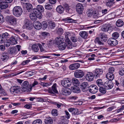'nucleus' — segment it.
Returning <instances> with one entry per match:
<instances>
[{"instance_id": "f257e3e1", "label": "nucleus", "mask_w": 124, "mask_h": 124, "mask_svg": "<svg viewBox=\"0 0 124 124\" xmlns=\"http://www.w3.org/2000/svg\"><path fill=\"white\" fill-rule=\"evenodd\" d=\"M22 91L23 92H29L31 90L32 87L29 85V82L27 81H24L22 84Z\"/></svg>"}, {"instance_id": "f03ea898", "label": "nucleus", "mask_w": 124, "mask_h": 124, "mask_svg": "<svg viewBox=\"0 0 124 124\" xmlns=\"http://www.w3.org/2000/svg\"><path fill=\"white\" fill-rule=\"evenodd\" d=\"M33 10L35 12L37 13L40 17H42L41 12H44V8L41 5H38L36 8H35L33 9Z\"/></svg>"}, {"instance_id": "7ed1b4c3", "label": "nucleus", "mask_w": 124, "mask_h": 124, "mask_svg": "<svg viewBox=\"0 0 124 124\" xmlns=\"http://www.w3.org/2000/svg\"><path fill=\"white\" fill-rule=\"evenodd\" d=\"M84 72L82 70H77L75 71L74 74L75 77L78 78H82L84 76Z\"/></svg>"}, {"instance_id": "20e7f679", "label": "nucleus", "mask_w": 124, "mask_h": 124, "mask_svg": "<svg viewBox=\"0 0 124 124\" xmlns=\"http://www.w3.org/2000/svg\"><path fill=\"white\" fill-rule=\"evenodd\" d=\"M71 83V81L68 78L64 79L61 81V85L64 87H67L70 86Z\"/></svg>"}, {"instance_id": "39448f33", "label": "nucleus", "mask_w": 124, "mask_h": 124, "mask_svg": "<svg viewBox=\"0 0 124 124\" xmlns=\"http://www.w3.org/2000/svg\"><path fill=\"white\" fill-rule=\"evenodd\" d=\"M47 91L48 93L51 94H54L53 92L55 93H58V92L57 89L56 84V83L54 84L52 87V88H49Z\"/></svg>"}, {"instance_id": "423d86ee", "label": "nucleus", "mask_w": 124, "mask_h": 124, "mask_svg": "<svg viewBox=\"0 0 124 124\" xmlns=\"http://www.w3.org/2000/svg\"><path fill=\"white\" fill-rule=\"evenodd\" d=\"M30 17L31 19L32 20L34 21L37 19V17L39 19H40L42 18V17H40L39 15H38L37 13L34 12V11L33 10L32 12L30 14Z\"/></svg>"}, {"instance_id": "0eeeda50", "label": "nucleus", "mask_w": 124, "mask_h": 124, "mask_svg": "<svg viewBox=\"0 0 124 124\" xmlns=\"http://www.w3.org/2000/svg\"><path fill=\"white\" fill-rule=\"evenodd\" d=\"M114 85L112 81H107L104 84V86L106 89H109L112 88Z\"/></svg>"}, {"instance_id": "6e6552de", "label": "nucleus", "mask_w": 124, "mask_h": 124, "mask_svg": "<svg viewBox=\"0 0 124 124\" xmlns=\"http://www.w3.org/2000/svg\"><path fill=\"white\" fill-rule=\"evenodd\" d=\"M89 85L86 82H84L80 85V88L83 92H86L89 89Z\"/></svg>"}, {"instance_id": "1a4fd4ad", "label": "nucleus", "mask_w": 124, "mask_h": 124, "mask_svg": "<svg viewBox=\"0 0 124 124\" xmlns=\"http://www.w3.org/2000/svg\"><path fill=\"white\" fill-rule=\"evenodd\" d=\"M25 24L23 27L24 29L31 30L32 29V25L30 23L29 20L25 19L24 20Z\"/></svg>"}, {"instance_id": "9d476101", "label": "nucleus", "mask_w": 124, "mask_h": 124, "mask_svg": "<svg viewBox=\"0 0 124 124\" xmlns=\"http://www.w3.org/2000/svg\"><path fill=\"white\" fill-rule=\"evenodd\" d=\"M103 71V70L101 69H96L93 73L94 77L95 78L99 77L102 74Z\"/></svg>"}, {"instance_id": "9b49d317", "label": "nucleus", "mask_w": 124, "mask_h": 124, "mask_svg": "<svg viewBox=\"0 0 124 124\" xmlns=\"http://www.w3.org/2000/svg\"><path fill=\"white\" fill-rule=\"evenodd\" d=\"M84 7L82 4L80 3L77 4L76 9L77 12L79 14H82L84 10Z\"/></svg>"}, {"instance_id": "f8f14e48", "label": "nucleus", "mask_w": 124, "mask_h": 124, "mask_svg": "<svg viewBox=\"0 0 124 124\" xmlns=\"http://www.w3.org/2000/svg\"><path fill=\"white\" fill-rule=\"evenodd\" d=\"M98 90L97 87L95 85H92L89 86L88 90L89 92L93 93H96Z\"/></svg>"}, {"instance_id": "ddd939ff", "label": "nucleus", "mask_w": 124, "mask_h": 124, "mask_svg": "<svg viewBox=\"0 0 124 124\" xmlns=\"http://www.w3.org/2000/svg\"><path fill=\"white\" fill-rule=\"evenodd\" d=\"M108 44L111 46H115L118 44L117 40L113 38L109 39L107 41Z\"/></svg>"}, {"instance_id": "4468645a", "label": "nucleus", "mask_w": 124, "mask_h": 124, "mask_svg": "<svg viewBox=\"0 0 124 124\" xmlns=\"http://www.w3.org/2000/svg\"><path fill=\"white\" fill-rule=\"evenodd\" d=\"M62 93L64 95H68L70 94L71 90L69 88H63L61 90Z\"/></svg>"}, {"instance_id": "2eb2a0df", "label": "nucleus", "mask_w": 124, "mask_h": 124, "mask_svg": "<svg viewBox=\"0 0 124 124\" xmlns=\"http://www.w3.org/2000/svg\"><path fill=\"white\" fill-rule=\"evenodd\" d=\"M6 20L10 24L15 25L16 23L15 18L14 17L10 16H8L6 18Z\"/></svg>"}, {"instance_id": "dca6fc26", "label": "nucleus", "mask_w": 124, "mask_h": 124, "mask_svg": "<svg viewBox=\"0 0 124 124\" xmlns=\"http://www.w3.org/2000/svg\"><path fill=\"white\" fill-rule=\"evenodd\" d=\"M94 77V74L91 72H89L87 74L85 77L88 81H91L93 80Z\"/></svg>"}, {"instance_id": "f3484780", "label": "nucleus", "mask_w": 124, "mask_h": 124, "mask_svg": "<svg viewBox=\"0 0 124 124\" xmlns=\"http://www.w3.org/2000/svg\"><path fill=\"white\" fill-rule=\"evenodd\" d=\"M80 64L79 63H74L71 64L69 67L70 69L71 70H76L80 67Z\"/></svg>"}, {"instance_id": "a211bd4d", "label": "nucleus", "mask_w": 124, "mask_h": 124, "mask_svg": "<svg viewBox=\"0 0 124 124\" xmlns=\"http://www.w3.org/2000/svg\"><path fill=\"white\" fill-rule=\"evenodd\" d=\"M22 10L19 6H16V17H19L22 14Z\"/></svg>"}, {"instance_id": "6ab92c4d", "label": "nucleus", "mask_w": 124, "mask_h": 124, "mask_svg": "<svg viewBox=\"0 0 124 124\" xmlns=\"http://www.w3.org/2000/svg\"><path fill=\"white\" fill-rule=\"evenodd\" d=\"M34 27L37 30H39L42 27V24L39 21H37L33 23Z\"/></svg>"}, {"instance_id": "aec40b11", "label": "nucleus", "mask_w": 124, "mask_h": 124, "mask_svg": "<svg viewBox=\"0 0 124 124\" xmlns=\"http://www.w3.org/2000/svg\"><path fill=\"white\" fill-rule=\"evenodd\" d=\"M63 38L62 37L58 36L56 37L55 39L54 43L56 45H58L61 42H62Z\"/></svg>"}, {"instance_id": "412c9836", "label": "nucleus", "mask_w": 124, "mask_h": 124, "mask_svg": "<svg viewBox=\"0 0 124 124\" xmlns=\"http://www.w3.org/2000/svg\"><path fill=\"white\" fill-rule=\"evenodd\" d=\"M99 37L101 39V41H106L108 39L107 35L104 33H100Z\"/></svg>"}, {"instance_id": "4be33fe9", "label": "nucleus", "mask_w": 124, "mask_h": 124, "mask_svg": "<svg viewBox=\"0 0 124 124\" xmlns=\"http://www.w3.org/2000/svg\"><path fill=\"white\" fill-rule=\"evenodd\" d=\"M58 45V48L60 50H63L66 48V44L64 42H61Z\"/></svg>"}, {"instance_id": "5701e85b", "label": "nucleus", "mask_w": 124, "mask_h": 124, "mask_svg": "<svg viewBox=\"0 0 124 124\" xmlns=\"http://www.w3.org/2000/svg\"><path fill=\"white\" fill-rule=\"evenodd\" d=\"M71 89L72 91L74 93H78L80 92V88L76 85H74L71 87Z\"/></svg>"}, {"instance_id": "b1692460", "label": "nucleus", "mask_w": 124, "mask_h": 124, "mask_svg": "<svg viewBox=\"0 0 124 124\" xmlns=\"http://www.w3.org/2000/svg\"><path fill=\"white\" fill-rule=\"evenodd\" d=\"M110 26V25L108 24H103L101 27V30L103 31L106 32L108 31Z\"/></svg>"}, {"instance_id": "393cba45", "label": "nucleus", "mask_w": 124, "mask_h": 124, "mask_svg": "<svg viewBox=\"0 0 124 124\" xmlns=\"http://www.w3.org/2000/svg\"><path fill=\"white\" fill-rule=\"evenodd\" d=\"M67 44L66 45L67 48V49L70 50L72 48L73 46H76V45L75 44V46H73L72 45V43L70 40L69 39L67 41Z\"/></svg>"}, {"instance_id": "a878e982", "label": "nucleus", "mask_w": 124, "mask_h": 124, "mask_svg": "<svg viewBox=\"0 0 124 124\" xmlns=\"http://www.w3.org/2000/svg\"><path fill=\"white\" fill-rule=\"evenodd\" d=\"M107 78L110 81H112L114 78V74L108 73L106 75Z\"/></svg>"}, {"instance_id": "bb28decb", "label": "nucleus", "mask_w": 124, "mask_h": 124, "mask_svg": "<svg viewBox=\"0 0 124 124\" xmlns=\"http://www.w3.org/2000/svg\"><path fill=\"white\" fill-rule=\"evenodd\" d=\"M80 35L83 38L86 39L88 36V33L86 31H80L79 33Z\"/></svg>"}, {"instance_id": "cd10ccee", "label": "nucleus", "mask_w": 124, "mask_h": 124, "mask_svg": "<svg viewBox=\"0 0 124 124\" xmlns=\"http://www.w3.org/2000/svg\"><path fill=\"white\" fill-rule=\"evenodd\" d=\"M49 28L51 29H54L55 27L56 24L55 23L52 21H49L48 22Z\"/></svg>"}, {"instance_id": "c85d7f7f", "label": "nucleus", "mask_w": 124, "mask_h": 124, "mask_svg": "<svg viewBox=\"0 0 124 124\" xmlns=\"http://www.w3.org/2000/svg\"><path fill=\"white\" fill-rule=\"evenodd\" d=\"M56 10L58 13L61 14L62 13L64 10V8L61 5H59L57 6L56 8Z\"/></svg>"}, {"instance_id": "c756f323", "label": "nucleus", "mask_w": 124, "mask_h": 124, "mask_svg": "<svg viewBox=\"0 0 124 124\" xmlns=\"http://www.w3.org/2000/svg\"><path fill=\"white\" fill-rule=\"evenodd\" d=\"M45 124H52L53 121L51 118L49 117L45 119Z\"/></svg>"}, {"instance_id": "7c9ffc66", "label": "nucleus", "mask_w": 124, "mask_h": 124, "mask_svg": "<svg viewBox=\"0 0 124 124\" xmlns=\"http://www.w3.org/2000/svg\"><path fill=\"white\" fill-rule=\"evenodd\" d=\"M31 47L32 50L35 52H38L39 49L38 44H34Z\"/></svg>"}, {"instance_id": "2f4dec72", "label": "nucleus", "mask_w": 124, "mask_h": 124, "mask_svg": "<svg viewBox=\"0 0 124 124\" xmlns=\"http://www.w3.org/2000/svg\"><path fill=\"white\" fill-rule=\"evenodd\" d=\"M26 5V7L27 9L28 12L31 11L32 9V5L29 3H25Z\"/></svg>"}, {"instance_id": "473e14b6", "label": "nucleus", "mask_w": 124, "mask_h": 124, "mask_svg": "<svg viewBox=\"0 0 124 124\" xmlns=\"http://www.w3.org/2000/svg\"><path fill=\"white\" fill-rule=\"evenodd\" d=\"M63 5L66 11L69 13H71V10L68 4L66 3H65Z\"/></svg>"}, {"instance_id": "72a5a7b5", "label": "nucleus", "mask_w": 124, "mask_h": 124, "mask_svg": "<svg viewBox=\"0 0 124 124\" xmlns=\"http://www.w3.org/2000/svg\"><path fill=\"white\" fill-rule=\"evenodd\" d=\"M116 25L118 27H121L124 25V22L122 20L119 19L116 22Z\"/></svg>"}, {"instance_id": "f704fd0d", "label": "nucleus", "mask_w": 124, "mask_h": 124, "mask_svg": "<svg viewBox=\"0 0 124 124\" xmlns=\"http://www.w3.org/2000/svg\"><path fill=\"white\" fill-rule=\"evenodd\" d=\"M114 0H108L106 3V5L108 6L111 7L115 3Z\"/></svg>"}, {"instance_id": "c9c22d12", "label": "nucleus", "mask_w": 124, "mask_h": 124, "mask_svg": "<svg viewBox=\"0 0 124 124\" xmlns=\"http://www.w3.org/2000/svg\"><path fill=\"white\" fill-rule=\"evenodd\" d=\"M9 58V57L7 55L3 54L1 56L2 61L4 62L6 61Z\"/></svg>"}, {"instance_id": "e433bc0d", "label": "nucleus", "mask_w": 124, "mask_h": 124, "mask_svg": "<svg viewBox=\"0 0 124 124\" xmlns=\"http://www.w3.org/2000/svg\"><path fill=\"white\" fill-rule=\"evenodd\" d=\"M6 2H5L4 3L1 4L0 6V8L1 9H5L7 8L8 6V4Z\"/></svg>"}, {"instance_id": "4c0bfd02", "label": "nucleus", "mask_w": 124, "mask_h": 124, "mask_svg": "<svg viewBox=\"0 0 124 124\" xmlns=\"http://www.w3.org/2000/svg\"><path fill=\"white\" fill-rule=\"evenodd\" d=\"M96 83L98 86L100 87L102 86L103 85V83L102 80L98 79L96 81Z\"/></svg>"}, {"instance_id": "58836bf2", "label": "nucleus", "mask_w": 124, "mask_h": 124, "mask_svg": "<svg viewBox=\"0 0 124 124\" xmlns=\"http://www.w3.org/2000/svg\"><path fill=\"white\" fill-rule=\"evenodd\" d=\"M9 40H10L11 45H13L15 44L16 39L15 37H14V36L11 37Z\"/></svg>"}, {"instance_id": "ea45409f", "label": "nucleus", "mask_w": 124, "mask_h": 124, "mask_svg": "<svg viewBox=\"0 0 124 124\" xmlns=\"http://www.w3.org/2000/svg\"><path fill=\"white\" fill-rule=\"evenodd\" d=\"M42 121L41 119H38L34 121L32 124H42Z\"/></svg>"}, {"instance_id": "a19ab883", "label": "nucleus", "mask_w": 124, "mask_h": 124, "mask_svg": "<svg viewBox=\"0 0 124 124\" xmlns=\"http://www.w3.org/2000/svg\"><path fill=\"white\" fill-rule=\"evenodd\" d=\"M10 54H14L16 52V47H15L10 48L9 50Z\"/></svg>"}, {"instance_id": "79ce46f5", "label": "nucleus", "mask_w": 124, "mask_h": 124, "mask_svg": "<svg viewBox=\"0 0 124 124\" xmlns=\"http://www.w3.org/2000/svg\"><path fill=\"white\" fill-rule=\"evenodd\" d=\"M7 94V93L5 92V90L2 87L1 89L0 90V95H1L4 96H5Z\"/></svg>"}, {"instance_id": "37998d69", "label": "nucleus", "mask_w": 124, "mask_h": 124, "mask_svg": "<svg viewBox=\"0 0 124 124\" xmlns=\"http://www.w3.org/2000/svg\"><path fill=\"white\" fill-rule=\"evenodd\" d=\"M51 114L53 116H56L58 115L57 110L56 109H53L51 112Z\"/></svg>"}, {"instance_id": "c03bdc74", "label": "nucleus", "mask_w": 124, "mask_h": 124, "mask_svg": "<svg viewBox=\"0 0 124 124\" xmlns=\"http://www.w3.org/2000/svg\"><path fill=\"white\" fill-rule=\"evenodd\" d=\"M45 7L46 9L48 10L51 9L52 8V6L49 4H46L45 6Z\"/></svg>"}, {"instance_id": "a18cd8bd", "label": "nucleus", "mask_w": 124, "mask_h": 124, "mask_svg": "<svg viewBox=\"0 0 124 124\" xmlns=\"http://www.w3.org/2000/svg\"><path fill=\"white\" fill-rule=\"evenodd\" d=\"M72 82L74 85L78 84L79 83V81L78 80L75 78H73L72 79Z\"/></svg>"}, {"instance_id": "49530a36", "label": "nucleus", "mask_w": 124, "mask_h": 124, "mask_svg": "<svg viewBox=\"0 0 124 124\" xmlns=\"http://www.w3.org/2000/svg\"><path fill=\"white\" fill-rule=\"evenodd\" d=\"M112 36L115 39H116L119 37V34L118 32H115L112 34Z\"/></svg>"}, {"instance_id": "de8ad7c7", "label": "nucleus", "mask_w": 124, "mask_h": 124, "mask_svg": "<svg viewBox=\"0 0 124 124\" xmlns=\"http://www.w3.org/2000/svg\"><path fill=\"white\" fill-rule=\"evenodd\" d=\"M93 12L92 9H89L86 12L88 16V17L91 16L93 15Z\"/></svg>"}, {"instance_id": "09e8293b", "label": "nucleus", "mask_w": 124, "mask_h": 124, "mask_svg": "<svg viewBox=\"0 0 124 124\" xmlns=\"http://www.w3.org/2000/svg\"><path fill=\"white\" fill-rule=\"evenodd\" d=\"M17 81H16V85L17 86L18 85H21L22 82L23 80L21 79L16 78Z\"/></svg>"}, {"instance_id": "8fccbe9b", "label": "nucleus", "mask_w": 124, "mask_h": 124, "mask_svg": "<svg viewBox=\"0 0 124 124\" xmlns=\"http://www.w3.org/2000/svg\"><path fill=\"white\" fill-rule=\"evenodd\" d=\"M105 88L101 87L99 88V91L101 93L103 94L105 93L106 92V90Z\"/></svg>"}, {"instance_id": "3c124183", "label": "nucleus", "mask_w": 124, "mask_h": 124, "mask_svg": "<svg viewBox=\"0 0 124 124\" xmlns=\"http://www.w3.org/2000/svg\"><path fill=\"white\" fill-rule=\"evenodd\" d=\"M11 44V43L9 39L7 40L4 43L5 45L7 47H9Z\"/></svg>"}, {"instance_id": "603ef678", "label": "nucleus", "mask_w": 124, "mask_h": 124, "mask_svg": "<svg viewBox=\"0 0 124 124\" xmlns=\"http://www.w3.org/2000/svg\"><path fill=\"white\" fill-rule=\"evenodd\" d=\"M115 69L113 67H111L109 68V72L108 73L114 74L115 71Z\"/></svg>"}, {"instance_id": "864d4df0", "label": "nucleus", "mask_w": 124, "mask_h": 124, "mask_svg": "<svg viewBox=\"0 0 124 124\" xmlns=\"http://www.w3.org/2000/svg\"><path fill=\"white\" fill-rule=\"evenodd\" d=\"M53 44L54 41L53 40H50L48 41L47 42V45L49 47L53 45Z\"/></svg>"}, {"instance_id": "5fc2aeb1", "label": "nucleus", "mask_w": 124, "mask_h": 124, "mask_svg": "<svg viewBox=\"0 0 124 124\" xmlns=\"http://www.w3.org/2000/svg\"><path fill=\"white\" fill-rule=\"evenodd\" d=\"M21 91V88L20 86L16 85V93H19Z\"/></svg>"}, {"instance_id": "6e6d98bb", "label": "nucleus", "mask_w": 124, "mask_h": 124, "mask_svg": "<svg viewBox=\"0 0 124 124\" xmlns=\"http://www.w3.org/2000/svg\"><path fill=\"white\" fill-rule=\"evenodd\" d=\"M42 26L44 28H46L47 27V24L46 21H43L42 23Z\"/></svg>"}, {"instance_id": "4d7b16f0", "label": "nucleus", "mask_w": 124, "mask_h": 124, "mask_svg": "<svg viewBox=\"0 0 124 124\" xmlns=\"http://www.w3.org/2000/svg\"><path fill=\"white\" fill-rule=\"evenodd\" d=\"M70 39L71 40L74 42H75L78 40L76 36H72Z\"/></svg>"}, {"instance_id": "13d9d810", "label": "nucleus", "mask_w": 124, "mask_h": 124, "mask_svg": "<svg viewBox=\"0 0 124 124\" xmlns=\"http://www.w3.org/2000/svg\"><path fill=\"white\" fill-rule=\"evenodd\" d=\"M79 113L78 111V109L74 108L73 112V115H78L79 114Z\"/></svg>"}, {"instance_id": "bf43d9fd", "label": "nucleus", "mask_w": 124, "mask_h": 124, "mask_svg": "<svg viewBox=\"0 0 124 124\" xmlns=\"http://www.w3.org/2000/svg\"><path fill=\"white\" fill-rule=\"evenodd\" d=\"M62 20L63 21H69L70 22H72L73 21V19L71 18H70L68 17L65 19H62Z\"/></svg>"}, {"instance_id": "052dcab7", "label": "nucleus", "mask_w": 124, "mask_h": 124, "mask_svg": "<svg viewBox=\"0 0 124 124\" xmlns=\"http://www.w3.org/2000/svg\"><path fill=\"white\" fill-rule=\"evenodd\" d=\"M38 45L39 47V48H40V51L41 52H46L45 51L42 47V45L40 44H38Z\"/></svg>"}, {"instance_id": "680f3d73", "label": "nucleus", "mask_w": 124, "mask_h": 124, "mask_svg": "<svg viewBox=\"0 0 124 124\" xmlns=\"http://www.w3.org/2000/svg\"><path fill=\"white\" fill-rule=\"evenodd\" d=\"M9 34L7 33L6 32L3 34L1 35L3 37V39L5 40L6 39V38L8 36Z\"/></svg>"}, {"instance_id": "e2e57ef3", "label": "nucleus", "mask_w": 124, "mask_h": 124, "mask_svg": "<svg viewBox=\"0 0 124 124\" xmlns=\"http://www.w3.org/2000/svg\"><path fill=\"white\" fill-rule=\"evenodd\" d=\"M16 90V86H13L11 87L10 89V91L11 93H13Z\"/></svg>"}, {"instance_id": "0e129e2a", "label": "nucleus", "mask_w": 124, "mask_h": 124, "mask_svg": "<svg viewBox=\"0 0 124 124\" xmlns=\"http://www.w3.org/2000/svg\"><path fill=\"white\" fill-rule=\"evenodd\" d=\"M58 32L59 34L60 35L62 34L63 32V30L62 29V28H59L58 31Z\"/></svg>"}, {"instance_id": "69168bd1", "label": "nucleus", "mask_w": 124, "mask_h": 124, "mask_svg": "<svg viewBox=\"0 0 124 124\" xmlns=\"http://www.w3.org/2000/svg\"><path fill=\"white\" fill-rule=\"evenodd\" d=\"M4 22V17L0 13V23H2Z\"/></svg>"}, {"instance_id": "338daca9", "label": "nucleus", "mask_w": 124, "mask_h": 124, "mask_svg": "<svg viewBox=\"0 0 124 124\" xmlns=\"http://www.w3.org/2000/svg\"><path fill=\"white\" fill-rule=\"evenodd\" d=\"M108 10L107 9H103L102 10V12L103 15H104L108 12Z\"/></svg>"}, {"instance_id": "774afa93", "label": "nucleus", "mask_w": 124, "mask_h": 124, "mask_svg": "<svg viewBox=\"0 0 124 124\" xmlns=\"http://www.w3.org/2000/svg\"><path fill=\"white\" fill-rule=\"evenodd\" d=\"M119 74L121 76L124 75V69H122L120 70L119 72Z\"/></svg>"}]
</instances>
